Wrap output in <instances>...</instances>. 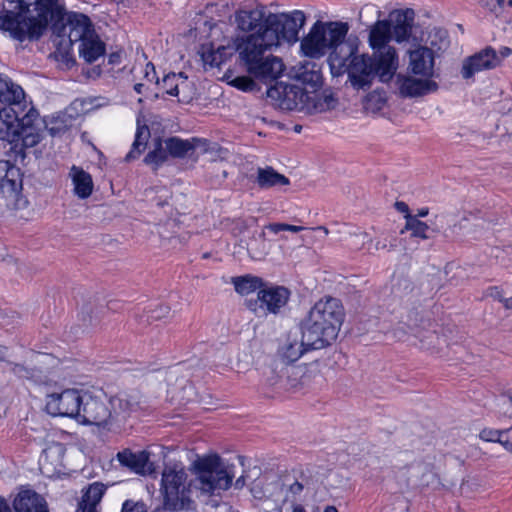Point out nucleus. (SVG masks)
I'll return each mask as SVG.
<instances>
[{"instance_id":"1","label":"nucleus","mask_w":512,"mask_h":512,"mask_svg":"<svg viewBox=\"0 0 512 512\" xmlns=\"http://www.w3.org/2000/svg\"><path fill=\"white\" fill-rule=\"evenodd\" d=\"M58 0H5L0 11V29L23 42L37 40L53 17Z\"/></svg>"},{"instance_id":"2","label":"nucleus","mask_w":512,"mask_h":512,"mask_svg":"<svg viewBox=\"0 0 512 512\" xmlns=\"http://www.w3.org/2000/svg\"><path fill=\"white\" fill-rule=\"evenodd\" d=\"M357 46L353 43L341 45L340 51L329 56L331 71L335 75L347 73L348 82L356 90L370 89L376 77L383 83L389 82L395 75L397 68L391 56L388 61L367 54H356Z\"/></svg>"},{"instance_id":"3","label":"nucleus","mask_w":512,"mask_h":512,"mask_svg":"<svg viewBox=\"0 0 512 512\" xmlns=\"http://www.w3.org/2000/svg\"><path fill=\"white\" fill-rule=\"evenodd\" d=\"M344 316L339 299L327 297L317 301L300 324L306 344L314 349L330 346L338 336Z\"/></svg>"},{"instance_id":"4","label":"nucleus","mask_w":512,"mask_h":512,"mask_svg":"<svg viewBox=\"0 0 512 512\" xmlns=\"http://www.w3.org/2000/svg\"><path fill=\"white\" fill-rule=\"evenodd\" d=\"M139 409L136 394L122 393L108 398L103 393H84L78 422L86 425L108 427L120 424Z\"/></svg>"},{"instance_id":"5","label":"nucleus","mask_w":512,"mask_h":512,"mask_svg":"<svg viewBox=\"0 0 512 512\" xmlns=\"http://www.w3.org/2000/svg\"><path fill=\"white\" fill-rule=\"evenodd\" d=\"M267 97L282 110H297L308 114L326 112L337 105L331 93L311 95L308 89L304 92L298 84L284 82H277L268 88Z\"/></svg>"},{"instance_id":"6","label":"nucleus","mask_w":512,"mask_h":512,"mask_svg":"<svg viewBox=\"0 0 512 512\" xmlns=\"http://www.w3.org/2000/svg\"><path fill=\"white\" fill-rule=\"evenodd\" d=\"M348 32V25L342 22L322 23L317 21L309 34L303 38L301 49L305 55L312 58L323 56L328 50L331 53L340 51L341 45H349L344 39Z\"/></svg>"},{"instance_id":"7","label":"nucleus","mask_w":512,"mask_h":512,"mask_svg":"<svg viewBox=\"0 0 512 512\" xmlns=\"http://www.w3.org/2000/svg\"><path fill=\"white\" fill-rule=\"evenodd\" d=\"M272 47L277 46L267 44L264 41L262 44H250L248 42L244 44L241 51V61L248 74L263 83L275 81L284 71V64L280 58L273 55H264L265 51Z\"/></svg>"},{"instance_id":"8","label":"nucleus","mask_w":512,"mask_h":512,"mask_svg":"<svg viewBox=\"0 0 512 512\" xmlns=\"http://www.w3.org/2000/svg\"><path fill=\"white\" fill-rule=\"evenodd\" d=\"M197 470L196 486L207 494H219L232 483L233 474L218 455L200 458L195 462Z\"/></svg>"},{"instance_id":"9","label":"nucleus","mask_w":512,"mask_h":512,"mask_svg":"<svg viewBox=\"0 0 512 512\" xmlns=\"http://www.w3.org/2000/svg\"><path fill=\"white\" fill-rule=\"evenodd\" d=\"M306 22L304 12L294 10L290 13H270L265 30L264 42L279 46L281 41L295 43L299 40V31Z\"/></svg>"},{"instance_id":"10","label":"nucleus","mask_w":512,"mask_h":512,"mask_svg":"<svg viewBox=\"0 0 512 512\" xmlns=\"http://www.w3.org/2000/svg\"><path fill=\"white\" fill-rule=\"evenodd\" d=\"M269 12L265 6H256L252 9H241L235 12L234 23L237 30L247 33L242 38L250 44H262L265 30L270 29L268 25Z\"/></svg>"},{"instance_id":"11","label":"nucleus","mask_w":512,"mask_h":512,"mask_svg":"<svg viewBox=\"0 0 512 512\" xmlns=\"http://www.w3.org/2000/svg\"><path fill=\"white\" fill-rule=\"evenodd\" d=\"M41 121L38 111L30 106L24 115H21L17 128V138L11 143V150L15 153V161H23L25 150L36 146L42 140Z\"/></svg>"},{"instance_id":"12","label":"nucleus","mask_w":512,"mask_h":512,"mask_svg":"<svg viewBox=\"0 0 512 512\" xmlns=\"http://www.w3.org/2000/svg\"><path fill=\"white\" fill-rule=\"evenodd\" d=\"M290 298V291L284 286L264 284L256 299L246 300L247 308L256 315L277 314Z\"/></svg>"},{"instance_id":"13","label":"nucleus","mask_w":512,"mask_h":512,"mask_svg":"<svg viewBox=\"0 0 512 512\" xmlns=\"http://www.w3.org/2000/svg\"><path fill=\"white\" fill-rule=\"evenodd\" d=\"M186 473L183 470L165 469L162 473L161 490L164 495V505L169 510H182L185 507Z\"/></svg>"},{"instance_id":"14","label":"nucleus","mask_w":512,"mask_h":512,"mask_svg":"<svg viewBox=\"0 0 512 512\" xmlns=\"http://www.w3.org/2000/svg\"><path fill=\"white\" fill-rule=\"evenodd\" d=\"M83 395L77 389H65L46 397V411L52 416L70 417L78 421Z\"/></svg>"},{"instance_id":"15","label":"nucleus","mask_w":512,"mask_h":512,"mask_svg":"<svg viewBox=\"0 0 512 512\" xmlns=\"http://www.w3.org/2000/svg\"><path fill=\"white\" fill-rule=\"evenodd\" d=\"M392 37L390 22L378 20L370 29L369 44L374 51V56L387 62L389 55L393 60L394 66L398 67L396 50L394 47L388 45Z\"/></svg>"},{"instance_id":"16","label":"nucleus","mask_w":512,"mask_h":512,"mask_svg":"<svg viewBox=\"0 0 512 512\" xmlns=\"http://www.w3.org/2000/svg\"><path fill=\"white\" fill-rule=\"evenodd\" d=\"M291 79L301 83L304 92L309 90V94H320L318 90L323 83L322 72L319 65L312 61H305L293 66L289 72Z\"/></svg>"},{"instance_id":"17","label":"nucleus","mask_w":512,"mask_h":512,"mask_svg":"<svg viewBox=\"0 0 512 512\" xmlns=\"http://www.w3.org/2000/svg\"><path fill=\"white\" fill-rule=\"evenodd\" d=\"M500 64V58L495 49L488 46L480 52L464 60L462 66V76L465 79L471 78L475 73L482 70H489Z\"/></svg>"},{"instance_id":"18","label":"nucleus","mask_w":512,"mask_h":512,"mask_svg":"<svg viewBox=\"0 0 512 512\" xmlns=\"http://www.w3.org/2000/svg\"><path fill=\"white\" fill-rule=\"evenodd\" d=\"M0 104L2 108H13L15 112L26 113L28 104L21 86L8 77L0 76Z\"/></svg>"},{"instance_id":"19","label":"nucleus","mask_w":512,"mask_h":512,"mask_svg":"<svg viewBox=\"0 0 512 512\" xmlns=\"http://www.w3.org/2000/svg\"><path fill=\"white\" fill-rule=\"evenodd\" d=\"M397 83L403 97H421L438 90V84L428 77L418 79L412 76L398 75Z\"/></svg>"},{"instance_id":"20","label":"nucleus","mask_w":512,"mask_h":512,"mask_svg":"<svg viewBox=\"0 0 512 512\" xmlns=\"http://www.w3.org/2000/svg\"><path fill=\"white\" fill-rule=\"evenodd\" d=\"M117 460L120 465L140 475H151L155 469L149 461V454L146 451L132 452L124 449L117 453Z\"/></svg>"},{"instance_id":"21","label":"nucleus","mask_w":512,"mask_h":512,"mask_svg":"<svg viewBox=\"0 0 512 512\" xmlns=\"http://www.w3.org/2000/svg\"><path fill=\"white\" fill-rule=\"evenodd\" d=\"M94 34L90 19L81 13H72L67 18V23L63 26V35H67L69 41L83 43L90 35Z\"/></svg>"},{"instance_id":"22","label":"nucleus","mask_w":512,"mask_h":512,"mask_svg":"<svg viewBox=\"0 0 512 512\" xmlns=\"http://www.w3.org/2000/svg\"><path fill=\"white\" fill-rule=\"evenodd\" d=\"M411 71L416 75L431 78L434 76V52L424 46L410 51L409 54Z\"/></svg>"},{"instance_id":"23","label":"nucleus","mask_w":512,"mask_h":512,"mask_svg":"<svg viewBox=\"0 0 512 512\" xmlns=\"http://www.w3.org/2000/svg\"><path fill=\"white\" fill-rule=\"evenodd\" d=\"M414 16L415 13L412 9L396 10L391 13L390 21L393 23L391 33L396 41L402 42L410 37Z\"/></svg>"},{"instance_id":"24","label":"nucleus","mask_w":512,"mask_h":512,"mask_svg":"<svg viewBox=\"0 0 512 512\" xmlns=\"http://www.w3.org/2000/svg\"><path fill=\"white\" fill-rule=\"evenodd\" d=\"M12 512H49L45 499L34 491L20 492L13 501Z\"/></svg>"},{"instance_id":"25","label":"nucleus","mask_w":512,"mask_h":512,"mask_svg":"<svg viewBox=\"0 0 512 512\" xmlns=\"http://www.w3.org/2000/svg\"><path fill=\"white\" fill-rule=\"evenodd\" d=\"M21 115L24 113L15 112L13 108H0V140L10 144L15 141Z\"/></svg>"},{"instance_id":"26","label":"nucleus","mask_w":512,"mask_h":512,"mask_svg":"<svg viewBox=\"0 0 512 512\" xmlns=\"http://www.w3.org/2000/svg\"><path fill=\"white\" fill-rule=\"evenodd\" d=\"M256 183L261 189H270L280 186H285L290 183L289 179L278 173L270 166L257 169Z\"/></svg>"},{"instance_id":"27","label":"nucleus","mask_w":512,"mask_h":512,"mask_svg":"<svg viewBox=\"0 0 512 512\" xmlns=\"http://www.w3.org/2000/svg\"><path fill=\"white\" fill-rule=\"evenodd\" d=\"M164 142L170 156L174 158H183L189 152L195 150L201 142V139L192 138L191 140H183L178 137H169Z\"/></svg>"},{"instance_id":"28","label":"nucleus","mask_w":512,"mask_h":512,"mask_svg":"<svg viewBox=\"0 0 512 512\" xmlns=\"http://www.w3.org/2000/svg\"><path fill=\"white\" fill-rule=\"evenodd\" d=\"M70 175L74 184L75 194L82 199L88 198L93 191V181L90 174L82 168L73 166Z\"/></svg>"},{"instance_id":"29","label":"nucleus","mask_w":512,"mask_h":512,"mask_svg":"<svg viewBox=\"0 0 512 512\" xmlns=\"http://www.w3.org/2000/svg\"><path fill=\"white\" fill-rule=\"evenodd\" d=\"M80 56L88 63H93L105 53V44L94 34L79 45Z\"/></svg>"},{"instance_id":"30","label":"nucleus","mask_w":512,"mask_h":512,"mask_svg":"<svg viewBox=\"0 0 512 512\" xmlns=\"http://www.w3.org/2000/svg\"><path fill=\"white\" fill-rule=\"evenodd\" d=\"M235 291L240 295H249L263 288L265 282L262 278L250 274L233 277L231 280Z\"/></svg>"},{"instance_id":"31","label":"nucleus","mask_w":512,"mask_h":512,"mask_svg":"<svg viewBox=\"0 0 512 512\" xmlns=\"http://www.w3.org/2000/svg\"><path fill=\"white\" fill-rule=\"evenodd\" d=\"M150 137V130L147 125H138L135 140L132 144V148L126 155L125 160L130 162L138 158L146 149L147 141Z\"/></svg>"},{"instance_id":"32","label":"nucleus","mask_w":512,"mask_h":512,"mask_svg":"<svg viewBox=\"0 0 512 512\" xmlns=\"http://www.w3.org/2000/svg\"><path fill=\"white\" fill-rule=\"evenodd\" d=\"M315 350L313 347L306 344L304 335L301 334V341L296 338L287 340L284 346L283 356L288 362L297 361L305 352Z\"/></svg>"},{"instance_id":"33","label":"nucleus","mask_w":512,"mask_h":512,"mask_svg":"<svg viewBox=\"0 0 512 512\" xmlns=\"http://www.w3.org/2000/svg\"><path fill=\"white\" fill-rule=\"evenodd\" d=\"M168 154L166 147L162 145V140L158 138L154 140L153 149L145 156L144 163L153 165L154 169H157L167 160Z\"/></svg>"},{"instance_id":"34","label":"nucleus","mask_w":512,"mask_h":512,"mask_svg":"<svg viewBox=\"0 0 512 512\" xmlns=\"http://www.w3.org/2000/svg\"><path fill=\"white\" fill-rule=\"evenodd\" d=\"M406 225L405 229L411 231V236L419 237L421 239H429L428 232L430 231L429 226L420 221L416 216L410 214L405 215Z\"/></svg>"},{"instance_id":"35","label":"nucleus","mask_w":512,"mask_h":512,"mask_svg":"<svg viewBox=\"0 0 512 512\" xmlns=\"http://www.w3.org/2000/svg\"><path fill=\"white\" fill-rule=\"evenodd\" d=\"M105 491L106 486L103 483L94 482L89 485L80 502L97 506L100 503Z\"/></svg>"},{"instance_id":"36","label":"nucleus","mask_w":512,"mask_h":512,"mask_svg":"<svg viewBox=\"0 0 512 512\" xmlns=\"http://www.w3.org/2000/svg\"><path fill=\"white\" fill-rule=\"evenodd\" d=\"M248 42V40L243 41L242 38L235 37L227 45L218 46L216 50L218 51V54L222 56V60L224 62L236 52H238L239 58L241 59V51L244 48V44H247Z\"/></svg>"},{"instance_id":"37","label":"nucleus","mask_w":512,"mask_h":512,"mask_svg":"<svg viewBox=\"0 0 512 512\" xmlns=\"http://www.w3.org/2000/svg\"><path fill=\"white\" fill-rule=\"evenodd\" d=\"M386 104L385 94L375 90L369 93L364 100V108L368 112L376 113L380 111Z\"/></svg>"},{"instance_id":"38","label":"nucleus","mask_w":512,"mask_h":512,"mask_svg":"<svg viewBox=\"0 0 512 512\" xmlns=\"http://www.w3.org/2000/svg\"><path fill=\"white\" fill-rule=\"evenodd\" d=\"M496 410L500 416L512 418V389L505 391L497 398Z\"/></svg>"},{"instance_id":"39","label":"nucleus","mask_w":512,"mask_h":512,"mask_svg":"<svg viewBox=\"0 0 512 512\" xmlns=\"http://www.w3.org/2000/svg\"><path fill=\"white\" fill-rule=\"evenodd\" d=\"M226 77L229 85L241 91L250 92L257 88L256 82L250 76L243 75L234 77L232 79H229V76Z\"/></svg>"},{"instance_id":"40","label":"nucleus","mask_w":512,"mask_h":512,"mask_svg":"<svg viewBox=\"0 0 512 512\" xmlns=\"http://www.w3.org/2000/svg\"><path fill=\"white\" fill-rule=\"evenodd\" d=\"M161 88L171 96L179 94V82H177L176 73H169L162 79Z\"/></svg>"},{"instance_id":"41","label":"nucleus","mask_w":512,"mask_h":512,"mask_svg":"<svg viewBox=\"0 0 512 512\" xmlns=\"http://www.w3.org/2000/svg\"><path fill=\"white\" fill-rule=\"evenodd\" d=\"M9 167L0 179V191L3 194H14L18 191L19 184L9 177Z\"/></svg>"},{"instance_id":"42","label":"nucleus","mask_w":512,"mask_h":512,"mask_svg":"<svg viewBox=\"0 0 512 512\" xmlns=\"http://www.w3.org/2000/svg\"><path fill=\"white\" fill-rule=\"evenodd\" d=\"M480 438L487 442H498L503 445L504 430L485 428L480 432Z\"/></svg>"},{"instance_id":"43","label":"nucleus","mask_w":512,"mask_h":512,"mask_svg":"<svg viewBox=\"0 0 512 512\" xmlns=\"http://www.w3.org/2000/svg\"><path fill=\"white\" fill-rule=\"evenodd\" d=\"M148 313L147 321H149V319L160 320L169 315L170 307L165 304H159L155 309L150 310Z\"/></svg>"},{"instance_id":"44","label":"nucleus","mask_w":512,"mask_h":512,"mask_svg":"<svg viewBox=\"0 0 512 512\" xmlns=\"http://www.w3.org/2000/svg\"><path fill=\"white\" fill-rule=\"evenodd\" d=\"M201 59L203 61L205 68L206 67L215 68L216 62H215L212 47H205V46L202 47Z\"/></svg>"},{"instance_id":"45","label":"nucleus","mask_w":512,"mask_h":512,"mask_svg":"<svg viewBox=\"0 0 512 512\" xmlns=\"http://www.w3.org/2000/svg\"><path fill=\"white\" fill-rule=\"evenodd\" d=\"M121 512H147L144 503L126 500L123 503Z\"/></svg>"},{"instance_id":"46","label":"nucleus","mask_w":512,"mask_h":512,"mask_svg":"<svg viewBox=\"0 0 512 512\" xmlns=\"http://www.w3.org/2000/svg\"><path fill=\"white\" fill-rule=\"evenodd\" d=\"M9 365H10V370L13 373H15L16 375H18L19 377L28 378L32 375L31 369L25 367L22 364L10 362Z\"/></svg>"},{"instance_id":"47","label":"nucleus","mask_w":512,"mask_h":512,"mask_svg":"<svg viewBox=\"0 0 512 512\" xmlns=\"http://www.w3.org/2000/svg\"><path fill=\"white\" fill-rule=\"evenodd\" d=\"M500 123L503 126L506 135L512 141V112L510 111L504 115L500 120Z\"/></svg>"},{"instance_id":"48","label":"nucleus","mask_w":512,"mask_h":512,"mask_svg":"<svg viewBox=\"0 0 512 512\" xmlns=\"http://www.w3.org/2000/svg\"><path fill=\"white\" fill-rule=\"evenodd\" d=\"M481 5L490 13H492L495 17L498 18L502 16V13L494 0H481Z\"/></svg>"},{"instance_id":"49","label":"nucleus","mask_w":512,"mask_h":512,"mask_svg":"<svg viewBox=\"0 0 512 512\" xmlns=\"http://www.w3.org/2000/svg\"><path fill=\"white\" fill-rule=\"evenodd\" d=\"M265 230H269L270 232L274 234H278L283 231V223H270L266 226H264V229L262 233L260 234V237L265 240L266 233Z\"/></svg>"},{"instance_id":"50","label":"nucleus","mask_w":512,"mask_h":512,"mask_svg":"<svg viewBox=\"0 0 512 512\" xmlns=\"http://www.w3.org/2000/svg\"><path fill=\"white\" fill-rule=\"evenodd\" d=\"M145 78L152 82L154 80H156V83L159 84V80L158 78L156 77V72H155V68H154V65L152 63H148L146 65V69H145Z\"/></svg>"},{"instance_id":"51","label":"nucleus","mask_w":512,"mask_h":512,"mask_svg":"<svg viewBox=\"0 0 512 512\" xmlns=\"http://www.w3.org/2000/svg\"><path fill=\"white\" fill-rule=\"evenodd\" d=\"M503 446L512 451V426L504 430Z\"/></svg>"},{"instance_id":"52","label":"nucleus","mask_w":512,"mask_h":512,"mask_svg":"<svg viewBox=\"0 0 512 512\" xmlns=\"http://www.w3.org/2000/svg\"><path fill=\"white\" fill-rule=\"evenodd\" d=\"M77 512H98L97 506L79 502Z\"/></svg>"},{"instance_id":"53","label":"nucleus","mask_w":512,"mask_h":512,"mask_svg":"<svg viewBox=\"0 0 512 512\" xmlns=\"http://www.w3.org/2000/svg\"><path fill=\"white\" fill-rule=\"evenodd\" d=\"M289 490L292 494L297 495L303 490V485L300 482L295 481L289 486Z\"/></svg>"},{"instance_id":"54","label":"nucleus","mask_w":512,"mask_h":512,"mask_svg":"<svg viewBox=\"0 0 512 512\" xmlns=\"http://www.w3.org/2000/svg\"><path fill=\"white\" fill-rule=\"evenodd\" d=\"M304 228L302 226L290 225L283 223V231H290L293 233H298L302 231Z\"/></svg>"},{"instance_id":"55","label":"nucleus","mask_w":512,"mask_h":512,"mask_svg":"<svg viewBox=\"0 0 512 512\" xmlns=\"http://www.w3.org/2000/svg\"><path fill=\"white\" fill-rule=\"evenodd\" d=\"M395 208L401 213H406V215L409 214V207L405 202L397 201L395 203Z\"/></svg>"},{"instance_id":"56","label":"nucleus","mask_w":512,"mask_h":512,"mask_svg":"<svg viewBox=\"0 0 512 512\" xmlns=\"http://www.w3.org/2000/svg\"><path fill=\"white\" fill-rule=\"evenodd\" d=\"M498 57L500 58V61L512 54V49L509 47H502L500 48L499 52H497Z\"/></svg>"},{"instance_id":"57","label":"nucleus","mask_w":512,"mask_h":512,"mask_svg":"<svg viewBox=\"0 0 512 512\" xmlns=\"http://www.w3.org/2000/svg\"><path fill=\"white\" fill-rule=\"evenodd\" d=\"M497 298L500 302L503 303L504 307L506 309H511L512 308V297H509V298H504L502 297L500 294L497 295Z\"/></svg>"},{"instance_id":"58","label":"nucleus","mask_w":512,"mask_h":512,"mask_svg":"<svg viewBox=\"0 0 512 512\" xmlns=\"http://www.w3.org/2000/svg\"><path fill=\"white\" fill-rule=\"evenodd\" d=\"M0 512H12L6 500L2 497H0Z\"/></svg>"},{"instance_id":"59","label":"nucleus","mask_w":512,"mask_h":512,"mask_svg":"<svg viewBox=\"0 0 512 512\" xmlns=\"http://www.w3.org/2000/svg\"><path fill=\"white\" fill-rule=\"evenodd\" d=\"M437 34H439V37H440V40H441V43L443 45H447L448 44V40H447V32L445 30H438L437 31Z\"/></svg>"},{"instance_id":"60","label":"nucleus","mask_w":512,"mask_h":512,"mask_svg":"<svg viewBox=\"0 0 512 512\" xmlns=\"http://www.w3.org/2000/svg\"><path fill=\"white\" fill-rule=\"evenodd\" d=\"M213 54L216 62L215 67H219L222 63H224V61L222 60V56L218 54V51L216 49H213Z\"/></svg>"},{"instance_id":"61","label":"nucleus","mask_w":512,"mask_h":512,"mask_svg":"<svg viewBox=\"0 0 512 512\" xmlns=\"http://www.w3.org/2000/svg\"><path fill=\"white\" fill-rule=\"evenodd\" d=\"M387 248V242L386 240L382 241V240H378L376 243H375V250L376 251H379V250H383V249H386Z\"/></svg>"},{"instance_id":"62","label":"nucleus","mask_w":512,"mask_h":512,"mask_svg":"<svg viewBox=\"0 0 512 512\" xmlns=\"http://www.w3.org/2000/svg\"><path fill=\"white\" fill-rule=\"evenodd\" d=\"M120 62V55L118 53H112L109 56V63L111 64H117Z\"/></svg>"},{"instance_id":"63","label":"nucleus","mask_w":512,"mask_h":512,"mask_svg":"<svg viewBox=\"0 0 512 512\" xmlns=\"http://www.w3.org/2000/svg\"><path fill=\"white\" fill-rule=\"evenodd\" d=\"M429 213V210L428 208H421L418 210V213L415 215L417 218L418 217H426Z\"/></svg>"},{"instance_id":"64","label":"nucleus","mask_w":512,"mask_h":512,"mask_svg":"<svg viewBox=\"0 0 512 512\" xmlns=\"http://www.w3.org/2000/svg\"><path fill=\"white\" fill-rule=\"evenodd\" d=\"M244 484H245L244 477H243V476H241V477H239V478L236 480V482H235V487H236L237 489H240V488H242V487L244 486Z\"/></svg>"}]
</instances>
